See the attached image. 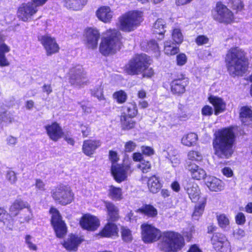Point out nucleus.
Segmentation results:
<instances>
[{"label": "nucleus", "mask_w": 252, "mask_h": 252, "mask_svg": "<svg viewBox=\"0 0 252 252\" xmlns=\"http://www.w3.org/2000/svg\"><path fill=\"white\" fill-rule=\"evenodd\" d=\"M213 147L215 154L220 158H228L233 153L235 135L231 128H225L215 134Z\"/></svg>", "instance_id": "obj_1"}, {"label": "nucleus", "mask_w": 252, "mask_h": 252, "mask_svg": "<svg viewBox=\"0 0 252 252\" xmlns=\"http://www.w3.org/2000/svg\"><path fill=\"white\" fill-rule=\"evenodd\" d=\"M225 63L229 75L232 77L243 75L248 66L245 52L239 47L231 48L227 51Z\"/></svg>", "instance_id": "obj_2"}, {"label": "nucleus", "mask_w": 252, "mask_h": 252, "mask_svg": "<svg viewBox=\"0 0 252 252\" xmlns=\"http://www.w3.org/2000/svg\"><path fill=\"white\" fill-rule=\"evenodd\" d=\"M150 61V57L146 54L136 55L126 65L125 70L130 75L142 74L144 77H151L154 72L149 67Z\"/></svg>", "instance_id": "obj_3"}, {"label": "nucleus", "mask_w": 252, "mask_h": 252, "mask_svg": "<svg viewBox=\"0 0 252 252\" xmlns=\"http://www.w3.org/2000/svg\"><path fill=\"white\" fill-rule=\"evenodd\" d=\"M158 241L160 250L164 252H176L185 245L183 236L173 231L161 233L158 230Z\"/></svg>", "instance_id": "obj_4"}, {"label": "nucleus", "mask_w": 252, "mask_h": 252, "mask_svg": "<svg viewBox=\"0 0 252 252\" xmlns=\"http://www.w3.org/2000/svg\"><path fill=\"white\" fill-rule=\"evenodd\" d=\"M143 13L137 10L128 11L118 18V28L122 31L129 32L134 31L143 20Z\"/></svg>", "instance_id": "obj_5"}, {"label": "nucleus", "mask_w": 252, "mask_h": 252, "mask_svg": "<svg viewBox=\"0 0 252 252\" xmlns=\"http://www.w3.org/2000/svg\"><path fill=\"white\" fill-rule=\"evenodd\" d=\"M106 36L102 38L99 51L103 55L113 54L120 48L121 34L115 29H110L105 32Z\"/></svg>", "instance_id": "obj_6"}, {"label": "nucleus", "mask_w": 252, "mask_h": 252, "mask_svg": "<svg viewBox=\"0 0 252 252\" xmlns=\"http://www.w3.org/2000/svg\"><path fill=\"white\" fill-rule=\"evenodd\" d=\"M51 193L53 198L63 205L71 203L74 199V193L68 186L59 185L52 189Z\"/></svg>", "instance_id": "obj_7"}, {"label": "nucleus", "mask_w": 252, "mask_h": 252, "mask_svg": "<svg viewBox=\"0 0 252 252\" xmlns=\"http://www.w3.org/2000/svg\"><path fill=\"white\" fill-rule=\"evenodd\" d=\"M213 19L220 22L229 23L233 19V14L226 5L221 2H218L212 11Z\"/></svg>", "instance_id": "obj_8"}, {"label": "nucleus", "mask_w": 252, "mask_h": 252, "mask_svg": "<svg viewBox=\"0 0 252 252\" xmlns=\"http://www.w3.org/2000/svg\"><path fill=\"white\" fill-rule=\"evenodd\" d=\"M137 113V110L135 103H128L125 106L124 115L121 118L123 128L129 129L134 126L135 123L132 118L135 117Z\"/></svg>", "instance_id": "obj_9"}, {"label": "nucleus", "mask_w": 252, "mask_h": 252, "mask_svg": "<svg viewBox=\"0 0 252 252\" xmlns=\"http://www.w3.org/2000/svg\"><path fill=\"white\" fill-rule=\"evenodd\" d=\"M68 79L71 85L81 87L87 82L86 73L81 65L72 67L68 73Z\"/></svg>", "instance_id": "obj_10"}, {"label": "nucleus", "mask_w": 252, "mask_h": 252, "mask_svg": "<svg viewBox=\"0 0 252 252\" xmlns=\"http://www.w3.org/2000/svg\"><path fill=\"white\" fill-rule=\"evenodd\" d=\"M50 213L52 215L51 223L58 237H63L66 233V227L62 220L59 212L55 208H51Z\"/></svg>", "instance_id": "obj_11"}, {"label": "nucleus", "mask_w": 252, "mask_h": 252, "mask_svg": "<svg viewBox=\"0 0 252 252\" xmlns=\"http://www.w3.org/2000/svg\"><path fill=\"white\" fill-rule=\"evenodd\" d=\"M38 10V8L30 2L23 3L18 8L17 16L23 22H29Z\"/></svg>", "instance_id": "obj_12"}, {"label": "nucleus", "mask_w": 252, "mask_h": 252, "mask_svg": "<svg viewBox=\"0 0 252 252\" xmlns=\"http://www.w3.org/2000/svg\"><path fill=\"white\" fill-rule=\"evenodd\" d=\"M131 172L130 166L128 164H112L111 166L112 174L118 183L125 181Z\"/></svg>", "instance_id": "obj_13"}, {"label": "nucleus", "mask_w": 252, "mask_h": 252, "mask_svg": "<svg viewBox=\"0 0 252 252\" xmlns=\"http://www.w3.org/2000/svg\"><path fill=\"white\" fill-rule=\"evenodd\" d=\"M38 40L44 47L48 56L59 52L60 47L54 37L46 34L39 36Z\"/></svg>", "instance_id": "obj_14"}, {"label": "nucleus", "mask_w": 252, "mask_h": 252, "mask_svg": "<svg viewBox=\"0 0 252 252\" xmlns=\"http://www.w3.org/2000/svg\"><path fill=\"white\" fill-rule=\"evenodd\" d=\"M84 40L87 46L92 49L96 48L100 38L98 30L95 28H87L84 34Z\"/></svg>", "instance_id": "obj_15"}, {"label": "nucleus", "mask_w": 252, "mask_h": 252, "mask_svg": "<svg viewBox=\"0 0 252 252\" xmlns=\"http://www.w3.org/2000/svg\"><path fill=\"white\" fill-rule=\"evenodd\" d=\"M79 223L83 229L94 231L99 226L100 221L96 217L90 214H86L82 217Z\"/></svg>", "instance_id": "obj_16"}, {"label": "nucleus", "mask_w": 252, "mask_h": 252, "mask_svg": "<svg viewBox=\"0 0 252 252\" xmlns=\"http://www.w3.org/2000/svg\"><path fill=\"white\" fill-rule=\"evenodd\" d=\"M189 82L188 78L184 75H181L174 79L170 83L171 92L174 94L180 95L186 91V87L188 86Z\"/></svg>", "instance_id": "obj_17"}, {"label": "nucleus", "mask_w": 252, "mask_h": 252, "mask_svg": "<svg viewBox=\"0 0 252 252\" xmlns=\"http://www.w3.org/2000/svg\"><path fill=\"white\" fill-rule=\"evenodd\" d=\"M185 167L190 172V175L193 179L200 180L204 179L207 176V173L204 169L191 161H187Z\"/></svg>", "instance_id": "obj_18"}, {"label": "nucleus", "mask_w": 252, "mask_h": 252, "mask_svg": "<svg viewBox=\"0 0 252 252\" xmlns=\"http://www.w3.org/2000/svg\"><path fill=\"white\" fill-rule=\"evenodd\" d=\"M45 129L49 138L54 141H57L63 135L62 127L57 122L48 124L45 126Z\"/></svg>", "instance_id": "obj_19"}, {"label": "nucleus", "mask_w": 252, "mask_h": 252, "mask_svg": "<svg viewBox=\"0 0 252 252\" xmlns=\"http://www.w3.org/2000/svg\"><path fill=\"white\" fill-rule=\"evenodd\" d=\"M95 15L99 21L109 23L113 18L114 12L109 6H101L95 11Z\"/></svg>", "instance_id": "obj_20"}, {"label": "nucleus", "mask_w": 252, "mask_h": 252, "mask_svg": "<svg viewBox=\"0 0 252 252\" xmlns=\"http://www.w3.org/2000/svg\"><path fill=\"white\" fill-rule=\"evenodd\" d=\"M184 188L190 200L194 202H197L199 197L200 191L197 184L194 182H187Z\"/></svg>", "instance_id": "obj_21"}, {"label": "nucleus", "mask_w": 252, "mask_h": 252, "mask_svg": "<svg viewBox=\"0 0 252 252\" xmlns=\"http://www.w3.org/2000/svg\"><path fill=\"white\" fill-rule=\"evenodd\" d=\"M142 237L146 243L152 242L157 236V229L152 225L143 224L141 225Z\"/></svg>", "instance_id": "obj_22"}, {"label": "nucleus", "mask_w": 252, "mask_h": 252, "mask_svg": "<svg viewBox=\"0 0 252 252\" xmlns=\"http://www.w3.org/2000/svg\"><path fill=\"white\" fill-rule=\"evenodd\" d=\"M101 145L99 140H85L83 145V151L87 156L93 155L95 150Z\"/></svg>", "instance_id": "obj_23"}, {"label": "nucleus", "mask_w": 252, "mask_h": 252, "mask_svg": "<svg viewBox=\"0 0 252 252\" xmlns=\"http://www.w3.org/2000/svg\"><path fill=\"white\" fill-rule=\"evenodd\" d=\"M82 240L80 237L71 235L64 242L63 245L66 250L70 251H76L77 250L78 246L81 243Z\"/></svg>", "instance_id": "obj_24"}, {"label": "nucleus", "mask_w": 252, "mask_h": 252, "mask_svg": "<svg viewBox=\"0 0 252 252\" xmlns=\"http://www.w3.org/2000/svg\"><path fill=\"white\" fill-rule=\"evenodd\" d=\"M205 184L209 189L213 191H220L223 188L222 181L215 177H208L205 181Z\"/></svg>", "instance_id": "obj_25"}, {"label": "nucleus", "mask_w": 252, "mask_h": 252, "mask_svg": "<svg viewBox=\"0 0 252 252\" xmlns=\"http://www.w3.org/2000/svg\"><path fill=\"white\" fill-rule=\"evenodd\" d=\"M118 234L117 226L114 223L108 222L99 235L103 237H112L116 236Z\"/></svg>", "instance_id": "obj_26"}, {"label": "nucleus", "mask_w": 252, "mask_h": 252, "mask_svg": "<svg viewBox=\"0 0 252 252\" xmlns=\"http://www.w3.org/2000/svg\"><path fill=\"white\" fill-rule=\"evenodd\" d=\"M104 205L107 211L108 220L114 221L119 219V209L113 203L104 201Z\"/></svg>", "instance_id": "obj_27"}, {"label": "nucleus", "mask_w": 252, "mask_h": 252, "mask_svg": "<svg viewBox=\"0 0 252 252\" xmlns=\"http://www.w3.org/2000/svg\"><path fill=\"white\" fill-rule=\"evenodd\" d=\"M209 100L214 107L216 115H218L224 111L225 103L221 98L211 95L209 97Z\"/></svg>", "instance_id": "obj_28"}, {"label": "nucleus", "mask_w": 252, "mask_h": 252, "mask_svg": "<svg viewBox=\"0 0 252 252\" xmlns=\"http://www.w3.org/2000/svg\"><path fill=\"white\" fill-rule=\"evenodd\" d=\"M29 206L27 202L24 201L21 199H18L12 203L10 207L9 212L11 215L16 216L18 215L20 210L24 208H27Z\"/></svg>", "instance_id": "obj_29"}, {"label": "nucleus", "mask_w": 252, "mask_h": 252, "mask_svg": "<svg viewBox=\"0 0 252 252\" xmlns=\"http://www.w3.org/2000/svg\"><path fill=\"white\" fill-rule=\"evenodd\" d=\"M88 0H64L63 5L73 10H79L86 4Z\"/></svg>", "instance_id": "obj_30"}, {"label": "nucleus", "mask_w": 252, "mask_h": 252, "mask_svg": "<svg viewBox=\"0 0 252 252\" xmlns=\"http://www.w3.org/2000/svg\"><path fill=\"white\" fill-rule=\"evenodd\" d=\"M180 51L178 44L170 40L164 42L163 52L167 56H173L177 54Z\"/></svg>", "instance_id": "obj_31"}, {"label": "nucleus", "mask_w": 252, "mask_h": 252, "mask_svg": "<svg viewBox=\"0 0 252 252\" xmlns=\"http://www.w3.org/2000/svg\"><path fill=\"white\" fill-rule=\"evenodd\" d=\"M10 51V48L5 43L0 44V66H7L9 65V62L6 59L5 54Z\"/></svg>", "instance_id": "obj_32"}, {"label": "nucleus", "mask_w": 252, "mask_h": 252, "mask_svg": "<svg viewBox=\"0 0 252 252\" xmlns=\"http://www.w3.org/2000/svg\"><path fill=\"white\" fill-rule=\"evenodd\" d=\"M240 116L242 122L245 125H250L252 122V111L247 106L241 109Z\"/></svg>", "instance_id": "obj_33"}, {"label": "nucleus", "mask_w": 252, "mask_h": 252, "mask_svg": "<svg viewBox=\"0 0 252 252\" xmlns=\"http://www.w3.org/2000/svg\"><path fill=\"white\" fill-rule=\"evenodd\" d=\"M226 240L225 236L220 233L214 234L211 239L212 244L213 245L215 249L219 250L220 248L222 247L224 242Z\"/></svg>", "instance_id": "obj_34"}, {"label": "nucleus", "mask_w": 252, "mask_h": 252, "mask_svg": "<svg viewBox=\"0 0 252 252\" xmlns=\"http://www.w3.org/2000/svg\"><path fill=\"white\" fill-rule=\"evenodd\" d=\"M0 222H2L9 229L12 228L13 220L10 215L2 208L0 207Z\"/></svg>", "instance_id": "obj_35"}, {"label": "nucleus", "mask_w": 252, "mask_h": 252, "mask_svg": "<svg viewBox=\"0 0 252 252\" xmlns=\"http://www.w3.org/2000/svg\"><path fill=\"white\" fill-rule=\"evenodd\" d=\"M108 196L113 200H121L123 198L122 189L113 186H110L108 190Z\"/></svg>", "instance_id": "obj_36"}, {"label": "nucleus", "mask_w": 252, "mask_h": 252, "mask_svg": "<svg viewBox=\"0 0 252 252\" xmlns=\"http://www.w3.org/2000/svg\"><path fill=\"white\" fill-rule=\"evenodd\" d=\"M198 139L197 135L194 133H189L182 138V143L187 146H192L195 144Z\"/></svg>", "instance_id": "obj_37"}, {"label": "nucleus", "mask_w": 252, "mask_h": 252, "mask_svg": "<svg viewBox=\"0 0 252 252\" xmlns=\"http://www.w3.org/2000/svg\"><path fill=\"white\" fill-rule=\"evenodd\" d=\"M137 213H140L149 217H154L157 213L156 209L150 205H145L137 210Z\"/></svg>", "instance_id": "obj_38"}, {"label": "nucleus", "mask_w": 252, "mask_h": 252, "mask_svg": "<svg viewBox=\"0 0 252 252\" xmlns=\"http://www.w3.org/2000/svg\"><path fill=\"white\" fill-rule=\"evenodd\" d=\"M205 204L206 201L204 200L199 202V203L195 206L194 211L192 215V218L194 220H198L199 218L202 215L204 210Z\"/></svg>", "instance_id": "obj_39"}, {"label": "nucleus", "mask_w": 252, "mask_h": 252, "mask_svg": "<svg viewBox=\"0 0 252 252\" xmlns=\"http://www.w3.org/2000/svg\"><path fill=\"white\" fill-rule=\"evenodd\" d=\"M148 187L150 192L156 193L158 192V178L156 176L150 177L148 182Z\"/></svg>", "instance_id": "obj_40"}, {"label": "nucleus", "mask_w": 252, "mask_h": 252, "mask_svg": "<svg viewBox=\"0 0 252 252\" xmlns=\"http://www.w3.org/2000/svg\"><path fill=\"white\" fill-rule=\"evenodd\" d=\"M113 97L118 103H123L127 99V94L124 91L120 90L113 94Z\"/></svg>", "instance_id": "obj_41"}, {"label": "nucleus", "mask_w": 252, "mask_h": 252, "mask_svg": "<svg viewBox=\"0 0 252 252\" xmlns=\"http://www.w3.org/2000/svg\"><path fill=\"white\" fill-rule=\"evenodd\" d=\"M26 209V211L22 213L20 218L19 221L21 223L28 222L32 219L33 215L30 206Z\"/></svg>", "instance_id": "obj_42"}, {"label": "nucleus", "mask_w": 252, "mask_h": 252, "mask_svg": "<svg viewBox=\"0 0 252 252\" xmlns=\"http://www.w3.org/2000/svg\"><path fill=\"white\" fill-rule=\"evenodd\" d=\"M172 36L174 42L178 45L181 44L183 41V34L179 29L173 30Z\"/></svg>", "instance_id": "obj_43"}, {"label": "nucleus", "mask_w": 252, "mask_h": 252, "mask_svg": "<svg viewBox=\"0 0 252 252\" xmlns=\"http://www.w3.org/2000/svg\"><path fill=\"white\" fill-rule=\"evenodd\" d=\"M25 243L27 247L32 251H35L37 250V246L34 243V238L30 235H27L25 237Z\"/></svg>", "instance_id": "obj_44"}, {"label": "nucleus", "mask_w": 252, "mask_h": 252, "mask_svg": "<svg viewBox=\"0 0 252 252\" xmlns=\"http://www.w3.org/2000/svg\"><path fill=\"white\" fill-rule=\"evenodd\" d=\"M188 158L189 160L191 161H199L202 159V154L198 151H190L188 153Z\"/></svg>", "instance_id": "obj_45"}, {"label": "nucleus", "mask_w": 252, "mask_h": 252, "mask_svg": "<svg viewBox=\"0 0 252 252\" xmlns=\"http://www.w3.org/2000/svg\"><path fill=\"white\" fill-rule=\"evenodd\" d=\"M217 220L220 226L222 228L226 227L229 224V219L224 214L218 216Z\"/></svg>", "instance_id": "obj_46"}, {"label": "nucleus", "mask_w": 252, "mask_h": 252, "mask_svg": "<svg viewBox=\"0 0 252 252\" xmlns=\"http://www.w3.org/2000/svg\"><path fill=\"white\" fill-rule=\"evenodd\" d=\"M0 120L1 123H3L5 125H7L11 124L13 121V118L10 113L5 111L0 115Z\"/></svg>", "instance_id": "obj_47"}, {"label": "nucleus", "mask_w": 252, "mask_h": 252, "mask_svg": "<svg viewBox=\"0 0 252 252\" xmlns=\"http://www.w3.org/2000/svg\"><path fill=\"white\" fill-rule=\"evenodd\" d=\"M122 237L123 240L126 242H129L132 240V234L130 230L126 227L123 226L121 228Z\"/></svg>", "instance_id": "obj_48"}, {"label": "nucleus", "mask_w": 252, "mask_h": 252, "mask_svg": "<svg viewBox=\"0 0 252 252\" xmlns=\"http://www.w3.org/2000/svg\"><path fill=\"white\" fill-rule=\"evenodd\" d=\"M229 3L232 8L237 12L241 11L244 6L241 0H229Z\"/></svg>", "instance_id": "obj_49"}, {"label": "nucleus", "mask_w": 252, "mask_h": 252, "mask_svg": "<svg viewBox=\"0 0 252 252\" xmlns=\"http://www.w3.org/2000/svg\"><path fill=\"white\" fill-rule=\"evenodd\" d=\"M92 94L96 96L99 100L104 99L103 95V89L101 86L95 88L91 91Z\"/></svg>", "instance_id": "obj_50"}, {"label": "nucleus", "mask_w": 252, "mask_h": 252, "mask_svg": "<svg viewBox=\"0 0 252 252\" xmlns=\"http://www.w3.org/2000/svg\"><path fill=\"white\" fill-rule=\"evenodd\" d=\"M137 167L139 168L142 172L147 173L150 169L151 165L149 161L143 160L138 164Z\"/></svg>", "instance_id": "obj_51"}, {"label": "nucleus", "mask_w": 252, "mask_h": 252, "mask_svg": "<svg viewBox=\"0 0 252 252\" xmlns=\"http://www.w3.org/2000/svg\"><path fill=\"white\" fill-rule=\"evenodd\" d=\"M194 232L195 228L194 226L192 224H189L188 227L184 229L183 234L185 237H187L189 240H190L192 233H194Z\"/></svg>", "instance_id": "obj_52"}, {"label": "nucleus", "mask_w": 252, "mask_h": 252, "mask_svg": "<svg viewBox=\"0 0 252 252\" xmlns=\"http://www.w3.org/2000/svg\"><path fill=\"white\" fill-rule=\"evenodd\" d=\"M176 61L177 65L180 66L184 65L187 61L186 55L184 53L179 54L176 57Z\"/></svg>", "instance_id": "obj_53"}, {"label": "nucleus", "mask_w": 252, "mask_h": 252, "mask_svg": "<svg viewBox=\"0 0 252 252\" xmlns=\"http://www.w3.org/2000/svg\"><path fill=\"white\" fill-rule=\"evenodd\" d=\"M136 147L135 142L132 141H129L126 143L125 145V151L126 152L130 153L134 150Z\"/></svg>", "instance_id": "obj_54"}, {"label": "nucleus", "mask_w": 252, "mask_h": 252, "mask_svg": "<svg viewBox=\"0 0 252 252\" xmlns=\"http://www.w3.org/2000/svg\"><path fill=\"white\" fill-rule=\"evenodd\" d=\"M6 179L11 184H14L17 181L15 173L11 170L8 171L6 174Z\"/></svg>", "instance_id": "obj_55"}, {"label": "nucleus", "mask_w": 252, "mask_h": 252, "mask_svg": "<svg viewBox=\"0 0 252 252\" xmlns=\"http://www.w3.org/2000/svg\"><path fill=\"white\" fill-rule=\"evenodd\" d=\"M213 112L212 107L208 105L204 106L201 110L202 114L204 116H210L213 114Z\"/></svg>", "instance_id": "obj_56"}, {"label": "nucleus", "mask_w": 252, "mask_h": 252, "mask_svg": "<svg viewBox=\"0 0 252 252\" xmlns=\"http://www.w3.org/2000/svg\"><path fill=\"white\" fill-rule=\"evenodd\" d=\"M109 159L112 162V164H117L116 163L118 161L119 158L118 156L117 153L113 151L109 152Z\"/></svg>", "instance_id": "obj_57"}, {"label": "nucleus", "mask_w": 252, "mask_h": 252, "mask_svg": "<svg viewBox=\"0 0 252 252\" xmlns=\"http://www.w3.org/2000/svg\"><path fill=\"white\" fill-rule=\"evenodd\" d=\"M195 41L198 45H202L208 42L209 38L207 36L202 35L197 36Z\"/></svg>", "instance_id": "obj_58"}, {"label": "nucleus", "mask_w": 252, "mask_h": 252, "mask_svg": "<svg viewBox=\"0 0 252 252\" xmlns=\"http://www.w3.org/2000/svg\"><path fill=\"white\" fill-rule=\"evenodd\" d=\"M236 222L238 224H243L246 221L245 216L244 214L241 212L239 213L235 217Z\"/></svg>", "instance_id": "obj_59"}, {"label": "nucleus", "mask_w": 252, "mask_h": 252, "mask_svg": "<svg viewBox=\"0 0 252 252\" xmlns=\"http://www.w3.org/2000/svg\"><path fill=\"white\" fill-rule=\"evenodd\" d=\"M17 138L15 137L9 135L6 139V142L7 145L11 147L14 146L17 143Z\"/></svg>", "instance_id": "obj_60"}, {"label": "nucleus", "mask_w": 252, "mask_h": 252, "mask_svg": "<svg viewBox=\"0 0 252 252\" xmlns=\"http://www.w3.org/2000/svg\"><path fill=\"white\" fill-rule=\"evenodd\" d=\"M178 112L177 113V115L178 118L180 119L186 118L187 117V115L185 113L184 111V106L182 104H179L178 106Z\"/></svg>", "instance_id": "obj_61"}, {"label": "nucleus", "mask_w": 252, "mask_h": 252, "mask_svg": "<svg viewBox=\"0 0 252 252\" xmlns=\"http://www.w3.org/2000/svg\"><path fill=\"white\" fill-rule=\"evenodd\" d=\"M233 234L236 239H240L245 236V232L242 229L238 228L234 231Z\"/></svg>", "instance_id": "obj_62"}, {"label": "nucleus", "mask_w": 252, "mask_h": 252, "mask_svg": "<svg viewBox=\"0 0 252 252\" xmlns=\"http://www.w3.org/2000/svg\"><path fill=\"white\" fill-rule=\"evenodd\" d=\"M80 127V130L84 137H87L89 135L90 132V128L87 126L81 125Z\"/></svg>", "instance_id": "obj_63"}, {"label": "nucleus", "mask_w": 252, "mask_h": 252, "mask_svg": "<svg viewBox=\"0 0 252 252\" xmlns=\"http://www.w3.org/2000/svg\"><path fill=\"white\" fill-rule=\"evenodd\" d=\"M35 185L37 189L40 190H45V185L41 180L36 179Z\"/></svg>", "instance_id": "obj_64"}]
</instances>
